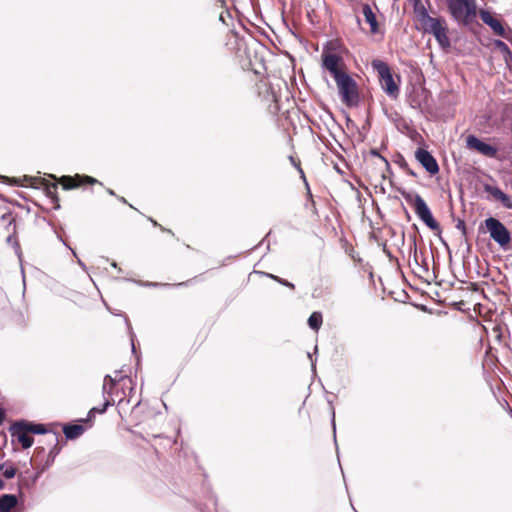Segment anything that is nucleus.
Returning <instances> with one entry per match:
<instances>
[{"mask_svg": "<svg viewBox=\"0 0 512 512\" xmlns=\"http://www.w3.org/2000/svg\"><path fill=\"white\" fill-rule=\"evenodd\" d=\"M401 195L406 202L414 206L416 215L429 229L432 231H440L439 223L434 219L430 208L418 193H411L402 190Z\"/></svg>", "mask_w": 512, "mask_h": 512, "instance_id": "nucleus-1", "label": "nucleus"}, {"mask_svg": "<svg viewBox=\"0 0 512 512\" xmlns=\"http://www.w3.org/2000/svg\"><path fill=\"white\" fill-rule=\"evenodd\" d=\"M455 21L467 25L477 14L476 0H446Z\"/></svg>", "mask_w": 512, "mask_h": 512, "instance_id": "nucleus-2", "label": "nucleus"}, {"mask_svg": "<svg viewBox=\"0 0 512 512\" xmlns=\"http://www.w3.org/2000/svg\"><path fill=\"white\" fill-rule=\"evenodd\" d=\"M339 94L343 103L347 106H357L359 103V94L356 81L346 72L334 78Z\"/></svg>", "mask_w": 512, "mask_h": 512, "instance_id": "nucleus-3", "label": "nucleus"}, {"mask_svg": "<svg viewBox=\"0 0 512 512\" xmlns=\"http://www.w3.org/2000/svg\"><path fill=\"white\" fill-rule=\"evenodd\" d=\"M372 67L378 73L384 92L391 98H397L399 95V86L395 82L388 64L381 60H373Z\"/></svg>", "mask_w": 512, "mask_h": 512, "instance_id": "nucleus-4", "label": "nucleus"}, {"mask_svg": "<svg viewBox=\"0 0 512 512\" xmlns=\"http://www.w3.org/2000/svg\"><path fill=\"white\" fill-rule=\"evenodd\" d=\"M484 225L489 232L490 238L501 248L505 249L511 242L510 231L499 219L488 217L485 219Z\"/></svg>", "mask_w": 512, "mask_h": 512, "instance_id": "nucleus-5", "label": "nucleus"}, {"mask_svg": "<svg viewBox=\"0 0 512 512\" xmlns=\"http://www.w3.org/2000/svg\"><path fill=\"white\" fill-rule=\"evenodd\" d=\"M422 27L425 33L432 34L435 37L442 48L450 47L451 43L447 36L445 20L441 18H433Z\"/></svg>", "mask_w": 512, "mask_h": 512, "instance_id": "nucleus-6", "label": "nucleus"}, {"mask_svg": "<svg viewBox=\"0 0 512 512\" xmlns=\"http://www.w3.org/2000/svg\"><path fill=\"white\" fill-rule=\"evenodd\" d=\"M415 158L431 175H435L439 172V165L434 156L428 150L418 148L415 152Z\"/></svg>", "mask_w": 512, "mask_h": 512, "instance_id": "nucleus-7", "label": "nucleus"}, {"mask_svg": "<svg viewBox=\"0 0 512 512\" xmlns=\"http://www.w3.org/2000/svg\"><path fill=\"white\" fill-rule=\"evenodd\" d=\"M131 382L128 376L122 375L120 371H115L114 375H106L104 377L102 394L103 396L112 395V388H115L116 385L123 384V386H127V384L131 385Z\"/></svg>", "mask_w": 512, "mask_h": 512, "instance_id": "nucleus-8", "label": "nucleus"}, {"mask_svg": "<svg viewBox=\"0 0 512 512\" xmlns=\"http://www.w3.org/2000/svg\"><path fill=\"white\" fill-rule=\"evenodd\" d=\"M466 144L468 148L475 149L476 151L487 157L492 158L495 157L497 154V149L494 146L480 140L474 135H469L467 137Z\"/></svg>", "mask_w": 512, "mask_h": 512, "instance_id": "nucleus-9", "label": "nucleus"}, {"mask_svg": "<svg viewBox=\"0 0 512 512\" xmlns=\"http://www.w3.org/2000/svg\"><path fill=\"white\" fill-rule=\"evenodd\" d=\"M10 430H24L27 433H33L38 435L48 433V430L46 429L44 424H37L26 420H19L14 422L11 425Z\"/></svg>", "mask_w": 512, "mask_h": 512, "instance_id": "nucleus-10", "label": "nucleus"}, {"mask_svg": "<svg viewBox=\"0 0 512 512\" xmlns=\"http://www.w3.org/2000/svg\"><path fill=\"white\" fill-rule=\"evenodd\" d=\"M484 191L490 194L495 200L499 201L506 209H512V199L504 193L499 187L490 184L483 185Z\"/></svg>", "mask_w": 512, "mask_h": 512, "instance_id": "nucleus-11", "label": "nucleus"}, {"mask_svg": "<svg viewBox=\"0 0 512 512\" xmlns=\"http://www.w3.org/2000/svg\"><path fill=\"white\" fill-rule=\"evenodd\" d=\"M484 191L490 194L495 200L499 201L506 209H512V199L504 193L499 187L490 184L483 185Z\"/></svg>", "mask_w": 512, "mask_h": 512, "instance_id": "nucleus-12", "label": "nucleus"}, {"mask_svg": "<svg viewBox=\"0 0 512 512\" xmlns=\"http://www.w3.org/2000/svg\"><path fill=\"white\" fill-rule=\"evenodd\" d=\"M340 62L341 58L337 54L329 53L323 55V67L331 73L333 78L344 73V71L339 68Z\"/></svg>", "mask_w": 512, "mask_h": 512, "instance_id": "nucleus-13", "label": "nucleus"}, {"mask_svg": "<svg viewBox=\"0 0 512 512\" xmlns=\"http://www.w3.org/2000/svg\"><path fill=\"white\" fill-rule=\"evenodd\" d=\"M18 505V498L14 494H2L0 496V511L10 512Z\"/></svg>", "mask_w": 512, "mask_h": 512, "instance_id": "nucleus-14", "label": "nucleus"}, {"mask_svg": "<svg viewBox=\"0 0 512 512\" xmlns=\"http://www.w3.org/2000/svg\"><path fill=\"white\" fill-rule=\"evenodd\" d=\"M413 7L416 18L422 26L434 18L429 15L427 9L420 0H415Z\"/></svg>", "mask_w": 512, "mask_h": 512, "instance_id": "nucleus-15", "label": "nucleus"}, {"mask_svg": "<svg viewBox=\"0 0 512 512\" xmlns=\"http://www.w3.org/2000/svg\"><path fill=\"white\" fill-rule=\"evenodd\" d=\"M84 432V427L80 424H66L63 427V433L68 440L80 437Z\"/></svg>", "mask_w": 512, "mask_h": 512, "instance_id": "nucleus-16", "label": "nucleus"}, {"mask_svg": "<svg viewBox=\"0 0 512 512\" xmlns=\"http://www.w3.org/2000/svg\"><path fill=\"white\" fill-rule=\"evenodd\" d=\"M362 12H363V15L365 17L366 22L370 25L371 32L372 33H377V31H378V23H377L376 16H375L372 8L370 7V5L369 4H364L362 6Z\"/></svg>", "mask_w": 512, "mask_h": 512, "instance_id": "nucleus-17", "label": "nucleus"}, {"mask_svg": "<svg viewBox=\"0 0 512 512\" xmlns=\"http://www.w3.org/2000/svg\"><path fill=\"white\" fill-rule=\"evenodd\" d=\"M12 436L16 437L17 440L21 443L22 447L24 449L30 448L34 440L31 436L28 435V433L24 430H10Z\"/></svg>", "mask_w": 512, "mask_h": 512, "instance_id": "nucleus-18", "label": "nucleus"}, {"mask_svg": "<svg viewBox=\"0 0 512 512\" xmlns=\"http://www.w3.org/2000/svg\"><path fill=\"white\" fill-rule=\"evenodd\" d=\"M125 388H129L132 390L133 388L127 384V386H123V384L116 385L115 388H112L113 394L112 395H106V398L115 399V402H118V406H121L124 402V396H125Z\"/></svg>", "mask_w": 512, "mask_h": 512, "instance_id": "nucleus-19", "label": "nucleus"}, {"mask_svg": "<svg viewBox=\"0 0 512 512\" xmlns=\"http://www.w3.org/2000/svg\"><path fill=\"white\" fill-rule=\"evenodd\" d=\"M322 322L323 317L320 312H313L308 318V325L314 331H318L320 329Z\"/></svg>", "mask_w": 512, "mask_h": 512, "instance_id": "nucleus-20", "label": "nucleus"}, {"mask_svg": "<svg viewBox=\"0 0 512 512\" xmlns=\"http://www.w3.org/2000/svg\"><path fill=\"white\" fill-rule=\"evenodd\" d=\"M494 44H495V47H497L503 54V58L506 63H508L509 61L512 60V51L510 50V48L508 47V45L506 43H504L501 40H496L494 42Z\"/></svg>", "mask_w": 512, "mask_h": 512, "instance_id": "nucleus-21", "label": "nucleus"}, {"mask_svg": "<svg viewBox=\"0 0 512 512\" xmlns=\"http://www.w3.org/2000/svg\"><path fill=\"white\" fill-rule=\"evenodd\" d=\"M104 397V402L102 404L101 407H93L90 411H89V415L91 414H94V413H104L109 406L111 405H114L115 404V399L112 398V399H109V398H106V395L103 396Z\"/></svg>", "mask_w": 512, "mask_h": 512, "instance_id": "nucleus-22", "label": "nucleus"}, {"mask_svg": "<svg viewBox=\"0 0 512 512\" xmlns=\"http://www.w3.org/2000/svg\"><path fill=\"white\" fill-rule=\"evenodd\" d=\"M59 441V435L57 433H52L48 439L50 444H54V447L50 450L49 456L54 460L55 456L59 453L60 449L57 447Z\"/></svg>", "mask_w": 512, "mask_h": 512, "instance_id": "nucleus-23", "label": "nucleus"}, {"mask_svg": "<svg viewBox=\"0 0 512 512\" xmlns=\"http://www.w3.org/2000/svg\"><path fill=\"white\" fill-rule=\"evenodd\" d=\"M8 232H9V235L6 238V242L8 244L12 245L16 249V252L19 254L20 246H19V243L15 236L16 225H14V227L10 228V231H8Z\"/></svg>", "mask_w": 512, "mask_h": 512, "instance_id": "nucleus-24", "label": "nucleus"}, {"mask_svg": "<svg viewBox=\"0 0 512 512\" xmlns=\"http://www.w3.org/2000/svg\"><path fill=\"white\" fill-rule=\"evenodd\" d=\"M0 470L3 473V476L6 479H11L16 475V469L12 465H8L7 463L0 464Z\"/></svg>", "mask_w": 512, "mask_h": 512, "instance_id": "nucleus-25", "label": "nucleus"}, {"mask_svg": "<svg viewBox=\"0 0 512 512\" xmlns=\"http://www.w3.org/2000/svg\"><path fill=\"white\" fill-rule=\"evenodd\" d=\"M1 220L3 222H6V230L7 231H10V228L14 227L15 224V219L14 217L12 216V213L11 212H7V213H4L2 216H1Z\"/></svg>", "mask_w": 512, "mask_h": 512, "instance_id": "nucleus-26", "label": "nucleus"}, {"mask_svg": "<svg viewBox=\"0 0 512 512\" xmlns=\"http://www.w3.org/2000/svg\"><path fill=\"white\" fill-rule=\"evenodd\" d=\"M479 15H480V18L483 21V23L488 25L489 27L496 20L495 18L492 17L490 12L487 10H480Z\"/></svg>", "mask_w": 512, "mask_h": 512, "instance_id": "nucleus-27", "label": "nucleus"}, {"mask_svg": "<svg viewBox=\"0 0 512 512\" xmlns=\"http://www.w3.org/2000/svg\"><path fill=\"white\" fill-rule=\"evenodd\" d=\"M479 15H480V18L483 21V23L488 25L489 27L496 20L495 18L492 17L490 12L487 10H480Z\"/></svg>", "mask_w": 512, "mask_h": 512, "instance_id": "nucleus-28", "label": "nucleus"}, {"mask_svg": "<svg viewBox=\"0 0 512 512\" xmlns=\"http://www.w3.org/2000/svg\"><path fill=\"white\" fill-rule=\"evenodd\" d=\"M490 28L496 35L505 37V29L497 19L491 24Z\"/></svg>", "mask_w": 512, "mask_h": 512, "instance_id": "nucleus-29", "label": "nucleus"}, {"mask_svg": "<svg viewBox=\"0 0 512 512\" xmlns=\"http://www.w3.org/2000/svg\"><path fill=\"white\" fill-rule=\"evenodd\" d=\"M264 274H265L267 277H269V278H271V279H273V280L277 281L278 283H280V284H281V285H283V286L289 287V288H291V289H294V287H295L293 283H291V282H289V281H287V280H285V279H282V278H280V277H278V276H276V275H273V274H270V273H264Z\"/></svg>", "mask_w": 512, "mask_h": 512, "instance_id": "nucleus-30", "label": "nucleus"}, {"mask_svg": "<svg viewBox=\"0 0 512 512\" xmlns=\"http://www.w3.org/2000/svg\"><path fill=\"white\" fill-rule=\"evenodd\" d=\"M289 161L299 171V173L301 174V177L305 180L304 172H303L302 168L300 167V164L296 161V159L290 155Z\"/></svg>", "mask_w": 512, "mask_h": 512, "instance_id": "nucleus-31", "label": "nucleus"}, {"mask_svg": "<svg viewBox=\"0 0 512 512\" xmlns=\"http://www.w3.org/2000/svg\"><path fill=\"white\" fill-rule=\"evenodd\" d=\"M63 179H64L65 181H67V182H68V183H65V184L63 185V187H64V189H65V190H68V189H72V188L77 187V185H76V184L72 183V178H71V177H69V176H65V177H63Z\"/></svg>", "mask_w": 512, "mask_h": 512, "instance_id": "nucleus-32", "label": "nucleus"}, {"mask_svg": "<svg viewBox=\"0 0 512 512\" xmlns=\"http://www.w3.org/2000/svg\"><path fill=\"white\" fill-rule=\"evenodd\" d=\"M371 154L373 156L379 157L385 163V165L388 168L390 167V164H389L388 160L385 157L381 156L380 153L377 150H375V149L371 150Z\"/></svg>", "mask_w": 512, "mask_h": 512, "instance_id": "nucleus-33", "label": "nucleus"}, {"mask_svg": "<svg viewBox=\"0 0 512 512\" xmlns=\"http://www.w3.org/2000/svg\"><path fill=\"white\" fill-rule=\"evenodd\" d=\"M456 228L461 230L463 235L466 234V225L463 220H461V219L458 220V222L456 224Z\"/></svg>", "mask_w": 512, "mask_h": 512, "instance_id": "nucleus-34", "label": "nucleus"}, {"mask_svg": "<svg viewBox=\"0 0 512 512\" xmlns=\"http://www.w3.org/2000/svg\"><path fill=\"white\" fill-rule=\"evenodd\" d=\"M56 189H57L56 184H51V185L47 186V188H46L47 195L54 197Z\"/></svg>", "mask_w": 512, "mask_h": 512, "instance_id": "nucleus-35", "label": "nucleus"}, {"mask_svg": "<svg viewBox=\"0 0 512 512\" xmlns=\"http://www.w3.org/2000/svg\"><path fill=\"white\" fill-rule=\"evenodd\" d=\"M331 422H332V427H333V432H334V440L336 441V424H335V412L334 410L332 411V419H331Z\"/></svg>", "mask_w": 512, "mask_h": 512, "instance_id": "nucleus-36", "label": "nucleus"}, {"mask_svg": "<svg viewBox=\"0 0 512 512\" xmlns=\"http://www.w3.org/2000/svg\"><path fill=\"white\" fill-rule=\"evenodd\" d=\"M85 180L87 183L89 184H95V183H99V181L93 177H90V176H86L85 177Z\"/></svg>", "mask_w": 512, "mask_h": 512, "instance_id": "nucleus-37", "label": "nucleus"}, {"mask_svg": "<svg viewBox=\"0 0 512 512\" xmlns=\"http://www.w3.org/2000/svg\"><path fill=\"white\" fill-rule=\"evenodd\" d=\"M5 418V411L4 409L0 408V425L3 423Z\"/></svg>", "mask_w": 512, "mask_h": 512, "instance_id": "nucleus-38", "label": "nucleus"}, {"mask_svg": "<svg viewBox=\"0 0 512 512\" xmlns=\"http://www.w3.org/2000/svg\"><path fill=\"white\" fill-rule=\"evenodd\" d=\"M404 167L406 168V171L408 174H410L411 176H414V177L416 176V173L413 170H411L410 168H408L407 164H405Z\"/></svg>", "mask_w": 512, "mask_h": 512, "instance_id": "nucleus-39", "label": "nucleus"}, {"mask_svg": "<svg viewBox=\"0 0 512 512\" xmlns=\"http://www.w3.org/2000/svg\"><path fill=\"white\" fill-rule=\"evenodd\" d=\"M8 180H9V178H8V177L3 176V175H0V181H1V182H6V181H8Z\"/></svg>", "mask_w": 512, "mask_h": 512, "instance_id": "nucleus-40", "label": "nucleus"}, {"mask_svg": "<svg viewBox=\"0 0 512 512\" xmlns=\"http://www.w3.org/2000/svg\"><path fill=\"white\" fill-rule=\"evenodd\" d=\"M414 258H415L416 264L418 265V261H417V248H416V246L414 247Z\"/></svg>", "mask_w": 512, "mask_h": 512, "instance_id": "nucleus-41", "label": "nucleus"}, {"mask_svg": "<svg viewBox=\"0 0 512 512\" xmlns=\"http://www.w3.org/2000/svg\"><path fill=\"white\" fill-rule=\"evenodd\" d=\"M107 192H108L109 195H112V196L116 195L115 192L112 189H110V188L107 189Z\"/></svg>", "mask_w": 512, "mask_h": 512, "instance_id": "nucleus-42", "label": "nucleus"}, {"mask_svg": "<svg viewBox=\"0 0 512 512\" xmlns=\"http://www.w3.org/2000/svg\"><path fill=\"white\" fill-rule=\"evenodd\" d=\"M119 201H121L124 204H128L127 200L124 197H118Z\"/></svg>", "mask_w": 512, "mask_h": 512, "instance_id": "nucleus-43", "label": "nucleus"}, {"mask_svg": "<svg viewBox=\"0 0 512 512\" xmlns=\"http://www.w3.org/2000/svg\"><path fill=\"white\" fill-rule=\"evenodd\" d=\"M78 264L83 268L86 269L85 264L82 262V260L78 259Z\"/></svg>", "mask_w": 512, "mask_h": 512, "instance_id": "nucleus-44", "label": "nucleus"}, {"mask_svg": "<svg viewBox=\"0 0 512 512\" xmlns=\"http://www.w3.org/2000/svg\"><path fill=\"white\" fill-rule=\"evenodd\" d=\"M5 487L4 481L0 478V490Z\"/></svg>", "mask_w": 512, "mask_h": 512, "instance_id": "nucleus-45", "label": "nucleus"}, {"mask_svg": "<svg viewBox=\"0 0 512 512\" xmlns=\"http://www.w3.org/2000/svg\"><path fill=\"white\" fill-rule=\"evenodd\" d=\"M149 220L153 223V225H154V226H158V225H159V224H158L155 220H153L152 218H149Z\"/></svg>", "mask_w": 512, "mask_h": 512, "instance_id": "nucleus-46", "label": "nucleus"}, {"mask_svg": "<svg viewBox=\"0 0 512 512\" xmlns=\"http://www.w3.org/2000/svg\"><path fill=\"white\" fill-rule=\"evenodd\" d=\"M421 269H422L423 271H425V272H427V271H428V267H427V266H425V267H424V266H421Z\"/></svg>", "mask_w": 512, "mask_h": 512, "instance_id": "nucleus-47", "label": "nucleus"}, {"mask_svg": "<svg viewBox=\"0 0 512 512\" xmlns=\"http://www.w3.org/2000/svg\"><path fill=\"white\" fill-rule=\"evenodd\" d=\"M131 342H132V351L135 352V345H134L133 339H131Z\"/></svg>", "mask_w": 512, "mask_h": 512, "instance_id": "nucleus-48", "label": "nucleus"}, {"mask_svg": "<svg viewBox=\"0 0 512 512\" xmlns=\"http://www.w3.org/2000/svg\"><path fill=\"white\" fill-rule=\"evenodd\" d=\"M147 285H148V286H157V285H158V283H152V282H151V283H148Z\"/></svg>", "mask_w": 512, "mask_h": 512, "instance_id": "nucleus-49", "label": "nucleus"}, {"mask_svg": "<svg viewBox=\"0 0 512 512\" xmlns=\"http://www.w3.org/2000/svg\"><path fill=\"white\" fill-rule=\"evenodd\" d=\"M161 229H162L163 231H167L168 233H172V231H171V230H167V229H164V228H162V227H161Z\"/></svg>", "mask_w": 512, "mask_h": 512, "instance_id": "nucleus-50", "label": "nucleus"}, {"mask_svg": "<svg viewBox=\"0 0 512 512\" xmlns=\"http://www.w3.org/2000/svg\"><path fill=\"white\" fill-rule=\"evenodd\" d=\"M70 250L72 251L73 255L76 256V252L74 250H72L71 248H70Z\"/></svg>", "mask_w": 512, "mask_h": 512, "instance_id": "nucleus-51", "label": "nucleus"}]
</instances>
